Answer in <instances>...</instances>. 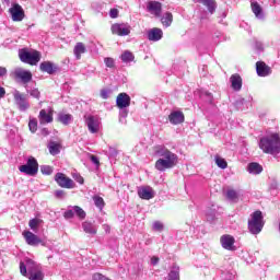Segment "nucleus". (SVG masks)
Masks as SVG:
<instances>
[{
    "label": "nucleus",
    "mask_w": 280,
    "mask_h": 280,
    "mask_svg": "<svg viewBox=\"0 0 280 280\" xmlns=\"http://www.w3.org/2000/svg\"><path fill=\"white\" fill-rule=\"evenodd\" d=\"M168 280H180V269L176 266L168 272Z\"/></svg>",
    "instance_id": "2f4dec72"
},
{
    "label": "nucleus",
    "mask_w": 280,
    "mask_h": 280,
    "mask_svg": "<svg viewBox=\"0 0 280 280\" xmlns=\"http://www.w3.org/2000/svg\"><path fill=\"white\" fill-rule=\"evenodd\" d=\"M148 38L149 40H152L153 43H156L159 40H161V38H163V31L161 28H151L148 32Z\"/></svg>",
    "instance_id": "412c9836"
},
{
    "label": "nucleus",
    "mask_w": 280,
    "mask_h": 280,
    "mask_svg": "<svg viewBox=\"0 0 280 280\" xmlns=\"http://www.w3.org/2000/svg\"><path fill=\"white\" fill-rule=\"evenodd\" d=\"M116 104L118 108H128V106H130V96L127 93L118 94Z\"/></svg>",
    "instance_id": "6ab92c4d"
},
{
    "label": "nucleus",
    "mask_w": 280,
    "mask_h": 280,
    "mask_svg": "<svg viewBox=\"0 0 280 280\" xmlns=\"http://www.w3.org/2000/svg\"><path fill=\"white\" fill-rule=\"evenodd\" d=\"M230 82L233 91H242V77L240 74H232Z\"/></svg>",
    "instance_id": "4be33fe9"
},
{
    "label": "nucleus",
    "mask_w": 280,
    "mask_h": 280,
    "mask_svg": "<svg viewBox=\"0 0 280 280\" xmlns=\"http://www.w3.org/2000/svg\"><path fill=\"white\" fill-rule=\"evenodd\" d=\"M85 125L88 126L89 132L91 135H97L100 132V126H102V121L100 120V117L94 115H89L84 117Z\"/></svg>",
    "instance_id": "6e6552de"
},
{
    "label": "nucleus",
    "mask_w": 280,
    "mask_h": 280,
    "mask_svg": "<svg viewBox=\"0 0 280 280\" xmlns=\"http://www.w3.org/2000/svg\"><path fill=\"white\" fill-rule=\"evenodd\" d=\"M259 148L265 154H279L280 152V137L279 133H271L265 136L259 141Z\"/></svg>",
    "instance_id": "f03ea898"
},
{
    "label": "nucleus",
    "mask_w": 280,
    "mask_h": 280,
    "mask_svg": "<svg viewBox=\"0 0 280 280\" xmlns=\"http://www.w3.org/2000/svg\"><path fill=\"white\" fill-rule=\"evenodd\" d=\"M12 95L19 110H21L22 113L28 110L30 102H27V96H25V94L20 93L19 90H14Z\"/></svg>",
    "instance_id": "0eeeda50"
},
{
    "label": "nucleus",
    "mask_w": 280,
    "mask_h": 280,
    "mask_svg": "<svg viewBox=\"0 0 280 280\" xmlns=\"http://www.w3.org/2000/svg\"><path fill=\"white\" fill-rule=\"evenodd\" d=\"M138 196L142 200H152L154 196H156V192L154 191V188L151 186H142L138 188Z\"/></svg>",
    "instance_id": "f8f14e48"
},
{
    "label": "nucleus",
    "mask_w": 280,
    "mask_h": 280,
    "mask_svg": "<svg viewBox=\"0 0 280 280\" xmlns=\"http://www.w3.org/2000/svg\"><path fill=\"white\" fill-rule=\"evenodd\" d=\"M82 229L84 233H88L90 235H95L97 233V226L89 221L82 223Z\"/></svg>",
    "instance_id": "bb28decb"
},
{
    "label": "nucleus",
    "mask_w": 280,
    "mask_h": 280,
    "mask_svg": "<svg viewBox=\"0 0 280 280\" xmlns=\"http://www.w3.org/2000/svg\"><path fill=\"white\" fill-rule=\"evenodd\" d=\"M206 95H208V97H209L210 102H212L213 96H211V93H206Z\"/></svg>",
    "instance_id": "0e129e2a"
},
{
    "label": "nucleus",
    "mask_w": 280,
    "mask_h": 280,
    "mask_svg": "<svg viewBox=\"0 0 280 280\" xmlns=\"http://www.w3.org/2000/svg\"><path fill=\"white\" fill-rule=\"evenodd\" d=\"M34 262L32 260H27V264L25 265V262H20V272L23 277H27V269L31 270V266Z\"/></svg>",
    "instance_id": "473e14b6"
},
{
    "label": "nucleus",
    "mask_w": 280,
    "mask_h": 280,
    "mask_svg": "<svg viewBox=\"0 0 280 280\" xmlns=\"http://www.w3.org/2000/svg\"><path fill=\"white\" fill-rule=\"evenodd\" d=\"M72 178H74V180L79 183V185H84V177H82L80 173H73Z\"/></svg>",
    "instance_id": "a19ab883"
},
{
    "label": "nucleus",
    "mask_w": 280,
    "mask_h": 280,
    "mask_svg": "<svg viewBox=\"0 0 280 280\" xmlns=\"http://www.w3.org/2000/svg\"><path fill=\"white\" fill-rule=\"evenodd\" d=\"M93 202H94V205H95V207H97V209H100V211H102V209H104V207H105V202H104V198H102V197H100V196H97V195H95L94 197H93Z\"/></svg>",
    "instance_id": "f704fd0d"
},
{
    "label": "nucleus",
    "mask_w": 280,
    "mask_h": 280,
    "mask_svg": "<svg viewBox=\"0 0 280 280\" xmlns=\"http://www.w3.org/2000/svg\"><path fill=\"white\" fill-rule=\"evenodd\" d=\"M28 128L31 132H36V130H38V120H36V118L30 119Z\"/></svg>",
    "instance_id": "58836bf2"
},
{
    "label": "nucleus",
    "mask_w": 280,
    "mask_h": 280,
    "mask_svg": "<svg viewBox=\"0 0 280 280\" xmlns=\"http://www.w3.org/2000/svg\"><path fill=\"white\" fill-rule=\"evenodd\" d=\"M252 12L255 14L256 19H264V9L259 5V2H252Z\"/></svg>",
    "instance_id": "cd10ccee"
},
{
    "label": "nucleus",
    "mask_w": 280,
    "mask_h": 280,
    "mask_svg": "<svg viewBox=\"0 0 280 280\" xmlns=\"http://www.w3.org/2000/svg\"><path fill=\"white\" fill-rule=\"evenodd\" d=\"M68 211H71V207L68 208Z\"/></svg>",
    "instance_id": "774afa93"
},
{
    "label": "nucleus",
    "mask_w": 280,
    "mask_h": 280,
    "mask_svg": "<svg viewBox=\"0 0 280 280\" xmlns=\"http://www.w3.org/2000/svg\"><path fill=\"white\" fill-rule=\"evenodd\" d=\"M130 25L128 24H114L112 25V33L116 36H128L130 34Z\"/></svg>",
    "instance_id": "ddd939ff"
},
{
    "label": "nucleus",
    "mask_w": 280,
    "mask_h": 280,
    "mask_svg": "<svg viewBox=\"0 0 280 280\" xmlns=\"http://www.w3.org/2000/svg\"><path fill=\"white\" fill-rule=\"evenodd\" d=\"M147 10L150 14H154V16H161L162 4L159 1H149Z\"/></svg>",
    "instance_id": "a211bd4d"
},
{
    "label": "nucleus",
    "mask_w": 280,
    "mask_h": 280,
    "mask_svg": "<svg viewBox=\"0 0 280 280\" xmlns=\"http://www.w3.org/2000/svg\"><path fill=\"white\" fill-rule=\"evenodd\" d=\"M256 73L259 78H266L272 73V69L266 62L258 61L256 62Z\"/></svg>",
    "instance_id": "2eb2a0df"
},
{
    "label": "nucleus",
    "mask_w": 280,
    "mask_h": 280,
    "mask_svg": "<svg viewBox=\"0 0 280 280\" xmlns=\"http://www.w3.org/2000/svg\"><path fill=\"white\" fill-rule=\"evenodd\" d=\"M255 49H257V51H264V44H261V42H256Z\"/></svg>",
    "instance_id": "5fc2aeb1"
},
{
    "label": "nucleus",
    "mask_w": 280,
    "mask_h": 280,
    "mask_svg": "<svg viewBox=\"0 0 280 280\" xmlns=\"http://www.w3.org/2000/svg\"><path fill=\"white\" fill-rule=\"evenodd\" d=\"M264 214H261V211L253 212L247 222L249 233L252 235H259L264 230Z\"/></svg>",
    "instance_id": "7ed1b4c3"
},
{
    "label": "nucleus",
    "mask_w": 280,
    "mask_h": 280,
    "mask_svg": "<svg viewBox=\"0 0 280 280\" xmlns=\"http://www.w3.org/2000/svg\"><path fill=\"white\" fill-rule=\"evenodd\" d=\"M2 97H5V89L2 88V86H0V100H1Z\"/></svg>",
    "instance_id": "bf43d9fd"
},
{
    "label": "nucleus",
    "mask_w": 280,
    "mask_h": 280,
    "mask_svg": "<svg viewBox=\"0 0 280 280\" xmlns=\"http://www.w3.org/2000/svg\"><path fill=\"white\" fill-rule=\"evenodd\" d=\"M269 188L273 189V190H277V189H279V184L277 182H273V183L270 184Z\"/></svg>",
    "instance_id": "13d9d810"
},
{
    "label": "nucleus",
    "mask_w": 280,
    "mask_h": 280,
    "mask_svg": "<svg viewBox=\"0 0 280 280\" xmlns=\"http://www.w3.org/2000/svg\"><path fill=\"white\" fill-rule=\"evenodd\" d=\"M12 78L16 80L18 82H21L22 84H30V81L32 80V71L25 70L23 68H15L11 72Z\"/></svg>",
    "instance_id": "423d86ee"
},
{
    "label": "nucleus",
    "mask_w": 280,
    "mask_h": 280,
    "mask_svg": "<svg viewBox=\"0 0 280 280\" xmlns=\"http://www.w3.org/2000/svg\"><path fill=\"white\" fill-rule=\"evenodd\" d=\"M195 2L202 3V5L207 8L210 14H213V12H215V9L218 8L215 0H195Z\"/></svg>",
    "instance_id": "b1692460"
},
{
    "label": "nucleus",
    "mask_w": 280,
    "mask_h": 280,
    "mask_svg": "<svg viewBox=\"0 0 280 280\" xmlns=\"http://www.w3.org/2000/svg\"><path fill=\"white\" fill-rule=\"evenodd\" d=\"M206 219L208 222L213 223L215 220H218V217L215 215V211H209L206 213Z\"/></svg>",
    "instance_id": "ea45409f"
},
{
    "label": "nucleus",
    "mask_w": 280,
    "mask_h": 280,
    "mask_svg": "<svg viewBox=\"0 0 280 280\" xmlns=\"http://www.w3.org/2000/svg\"><path fill=\"white\" fill-rule=\"evenodd\" d=\"M42 135L47 137V135H49V130H47V128L42 129Z\"/></svg>",
    "instance_id": "680f3d73"
},
{
    "label": "nucleus",
    "mask_w": 280,
    "mask_h": 280,
    "mask_svg": "<svg viewBox=\"0 0 280 280\" xmlns=\"http://www.w3.org/2000/svg\"><path fill=\"white\" fill-rule=\"evenodd\" d=\"M168 121L173 124V126H178V124H183V121H185V115L183 112H173L168 116Z\"/></svg>",
    "instance_id": "aec40b11"
},
{
    "label": "nucleus",
    "mask_w": 280,
    "mask_h": 280,
    "mask_svg": "<svg viewBox=\"0 0 280 280\" xmlns=\"http://www.w3.org/2000/svg\"><path fill=\"white\" fill-rule=\"evenodd\" d=\"M73 215H75V212H73V211H66V212L63 213V218H65L66 220H71V218H73Z\"/></svg>",
    "instance_id": "603ef678"
},
{
    "label": "nucleus",
    "mask_w": 280,
    "mask_h": 280,
    "mask_svg": "<svg viewBox=\"0 0 280 280\" xmlns=\"http://www.w3.org/2000/svg\"><path fill=\"white\" fill-rule=\"evenodd\" d=\"M55 196H56V198H58L59 200H62V198H65V196H67V192H65V190H56V191H55Z\"/></svg>",
    "instance_id": "49530a36"
},
{
    "label": "nucleus",
    "mask_w": 280,
    "mask_h": 280,
    "mask_svg": "<svg viewBox=\"0 0 280 280\" xmlns=\"http://www.w3.org/2000/svg\"><path fill=\"white\" fill-rule=\"evenodd\" d=\"M39 70L43 71V73H48V75H54V73L58 71V66L51 61H43L39 65Z\"/></svg>",
    "instance_id": "f3484780"
},
{
    "label": "nucleus",
    "mask_w": 280,
    "mask_h": 280,
    "mask_svg": "<svg viewBox=\"0 0 280 280\" xmlns=\"http://www.w3.org/2000/svg\"><path fill=\"white\" fill-rule=\"evenodd\" d=\"M247 172H249V174H261V172H264V167H261L259 163L253 162L248 164Z\"/></svg>",
    "instance_id": "c756f323"
},
{
    "label": "nucleus",
    "mask_w": 280,
    "mask_h": 280,
    "mask_svg": "<svg viewBox=\"0 0 280 280\" xmlns=\"http://www.w3.org/2000/svg\"><path fill=\"white\" fill-rule=\"evenodd\" d=\"M30 280H43V272L37 271L35 273H31L28 277Z\"/></svg>",
    "instance_id": "37998d69"
},
{
    "label": "nucleus",
    "mask_w": 280,
    "mask_h": 280,
    "mask_svg": "<svg viewBox=\"0 0 280 280\" xmlns=\"http://www.w3.org/2000/svg\"><path fill=\"white\" fill-rule=\"evenodd\" d=\"M120 59L122 62H132V60H135V55L130 50H126L121 54Z\"/></svg>",
    "instance_id": "72a5a7b5"
},
{
    "label": "nucleus",
    "mask_w": 280,
    "mask_h": 280,
    "mask_svg": "<svg viewBox=\"0 0 280 280\" xmlns=\"http://www.w3.org/2000/svg\"><path fill=\"white\" fill-rule=\"evenodd\" d=\"M215 164L218 165V167H220L221 170H226V167H229V164L226 163V160L217 156L215 158Z\"/></svg>",
    "instance_id": "e433bc0d"
},
{
    "label": "nucleus",
    "mask_w": 280,
    "mask_h": 280,
    "mask_svg": "<svg viewBox=\"0 0 280 280\" xmlns=\"http://www.w3.org/2000/svg\"><path fill=\"white\" fill-rule=\"evenodd\" d=\"M20 60L25 62L26 65H31L32 67L38 65L40 62V52L38 50H27L24 48L19 52Z\"/></svg>",
    "instance_id": "20e7f679"
},
{
    "label": "nucleus",
    "mask_w": 280,
    "mask_h": 280,
    "mask_svg": "<svg viewBox=\"0 0 280 280\" xmlns=\"http://www.w3.org/2000/svg\"><path fill=\"white\" fill-rule=\"evenodd\" d=\"M57 121H59V124H62L63 126H69V124L73 121V116L71 114L60 112L57 115Z\"/></svg>",
    "instance_id": "393cba45"
},
{
    "label": "nucleus",
    "mask_w": 280,
    "mask_h": 280,
    "mask_svg": "<svg viewBox=\"0 0 280 280\" xmlns=\"http://www.w3.org/2000/svg\"><path fill=\"white\" fill-rule=\"evenodd\" d=\"M72 209H73V211H82V208H80L78 206H74Z\"/></svg>",
    "instance_id": "e2e57ef3"
},
{
    "label": "nucleus",
    "mask_w": 280,
    "mask_h": 280,
    "mask_svg": "<svg viewBox=\"0 0 280 280\" xmlns=\"http://www.w3.org/2000/svg\"><path fill=\"white\" fill-rule=\"evenodd\" d=\"M173 21H174V16L170 12L164 13V15L161 19V23L162 25H164V27H170Z\"/></svg>",
    "instance_id": "7c9ffc66"
},
{
    "label": "nucleus",
    "mask_w": 280,
    "mask_h": 280,
    "mask_svg": "<svg viewBox=\"0 0 280 280\" xmlns=\"http://www.w3.org/2000/svg\"><path fill=\"white\" fill-rule=\"evenodd\" d=\"M220 243L225 250H235V237L224 234L221 236Z\"/></svg>",
    "instance_id": "4468645a"
},
{
    "label": "nucleus",
    "mask_w": 280,
    "mask_h": 280,
    "mask_svg": "<svg viewBox=\"0 0 280 280\" xmlns=\"http://www.w3.org/2000/svg\"><path fill=\"white\" fill-rule=\"evenodd\" d=\"M23 236L28 246H38V244H43V240H40L36 234L32 233L31 231L23 232Z\"/></svg>",
    "instance_id": "dca6fc26"
},
{
    "label": "nucleus",
    "mask_w": 280,
    "mask_h": 280,
    "mask_svg": "<svg viewBox=\"0 0 280 280\" xmlns=\"http://www.w3.org/2000/svg\"><path fill=\"white\" fill-rule=\"evenodd\" d=\"M103 229H104L105 233H110V225L103 224Z\"/></svg>",
    "instance_id": "052dcab7"
},
{
    "label": "nucleus",
    "mask_w": 280,
    "mask_h": 280,
    "mask_svg": "<svg viewBox=\"0 0 280 280\" xmlns=\"http://www.w3.org/2000/svg\"><path fill=\"white\" fill-rule=\"evenodd\" d=\"M62 149V144L58 143V142H54V141H50L48 143V150H49V153L52 155V156H56L57 154H60V150Z\"/></svg>",
    "instance_id": "c85d7f7f"
},
{
    "label": "nucleus",
    "mask_w": 280,
    "mask_h": 280,
    "mask_svg": "<svg viewBox=\"0 0 280 280\" xmlns=\"http://www.w3.org/2000/svg\"><path fill=\"white\" fill-rule=\"evenodd\" d=\"M120 121H122V119H126V117H128V109L126 108H120Z\"/></svg>",
    "instance_id": "8fccbe9b"
},
{
    "label": "nucleus",
    "mask_w": 280,
    "mask_h": 280,
    "mask_svg": "<svg viewBox=\"0 0 280 280\" xmlns=\"http://www.w3.org/2000/svg\"><path fill=\"white\" fill-rule=\"evenodd\" d=\"M109 16H110V19H117V16H119V10H117V9H112V10L109 11Z\"/></svg>",
    "instance_id": "09e8293b"
},
{
    "label": "nucleus",
    "mask_w": 280,
    "mask_h": 280,
    "mask_svg": "<svg viewBox=\"0 0 280 280\" xmlns=\"http://www.w3.org/2000/svg\"><path fill=\"white\" fill-rule=\"evenodd\" d=\"M240 191L233 189V188H229L225 191V197L228 200H230V202H238L240 201Z\"/></svg>",
    "instance_id": "a878e982"
},
{
    "label": "nucleus",
    "mask_w": 280,
    "mask_h": 280,
    "mask_svg": "<svg viewBox=\"0 0 280 280\" xmlns=\"http://www.w3.org/2000/svg\"><path fill=\"white\" fill-rule=\"evenodd\" d=\"M19 170L26 176H36L38 174V161L34 156H30L26 164L21 165Z\"/></svg>",
    "instance_id": "39448f33"
},
{
    "label": "nucleus",
    "mask_w": 280,
    "mask_h": 280,
    "mask_svg": "<svg viewBox=\"0 0 280 280\" xmlns=\"http://www.w3.org/2000/svg\"><path fill=\"white\" fill-rule=\"evenodd\" d=\"M156 156H161L155 162V170L158 172H165V170H172L178 163V155L170 151L165 145H158L154 148Z\"/></svg>",
    "instance_id": "f257e3e1"
},
{
    "label": "nucleus",
    "mask_w": 280,
    "mask_h": 280,
    "mask_svg": "<svg viewBox=\"0 0 280 280\" xmlns=\"http://www.w3.org/2000/svg\"><path fill=\"white\" fill-rule=\"evenodd\" d=\"M55 182L59 187H62L63 189H73L75 188V183L73 179L67 177L63 173H57L55 175Z\"/></svg>",
    "instance_id": "1a4fd4ad"
},
{
    "label": "nucleus",
    "mask_w": 280,
    "mask_h": 280,
    "mask_svg": "<svg viewBox=\"0 0 280 280\" xmlns=\"http://www.w3.org/2000/svg\"><path fill=\"white\" fill-rule=\"evenodd\" d=\"M8 75V69H5L4 67H0V78H3Z\"/></svg>",
    "instance_id": "6e6d98bb"
},
{
    "label": "nucleus",
    "mask_w": 280,
    "mask_h": 280,
    "mask_svg": "<svg viewBox=\"0 0 280 280\" xmlns=\"http://www.w3.org/2000/svg\"><path fill=\"white\" fill-rule=\"evenodd\" d=\"M159 261H160L159 257L153 256V257L151 258V266H158V265H159Z\"/></svg>",
    "instance_id": "4d7b16f0"
},
{
    "label": "nucleus",
    "mask_w": 280,
    "mask_h": 280,
    "mask_svg": "<svg viewBox=\"0 0 280 280\" xmlns=\"http://www.w3.org/2000/svg\"><path fill=\"white\" fill-rule=\"evenodd\" d=\"M31 97H35V100H40V91H38V89H32L31 91H28Z\"/></svg>",
    "instance_id": "79ce46f5"
},
{
    "label": "nucleus",
    "mask_w": 280,
    "mask_h": 280,
    "mask_svg": "<svg viewBox=\"0 0 280 280\" xmlns=\"http://www.w3.org/2000/svg\"><path fill=\"white\" fill-rule=\"evenodd\" d=\"M40 224H43V220L38 219V226H40Z\"/></svg>",
    "instance_id": "338daca9"
},
{
    "label": "nucleus",
    "mask_w": 280,
    "mask_h": 280,
    "mask_svg": "<svg viewBox=\"0 0 280 280\" xmlns=\"http://www.w3.org/2000/svg\"><path fill=\"white\" fill-rule=\"evenodd\" d=\"M9 13L12 21H14L15 23H21V21L25 19V11L23 10V7H21V4H12V7L9 9Z\"/></svg>",
    "instance_id": "9d476101"
},
{
    "label": "nucleus",
    "mask_w": 280,
    "mask_h": 280,
    "mask_svg": "<svg viewBox=\"0 0 280 280\" xmlns=\"http://www.w3.org/2000/svg\"><path fill=\"white\" fill-rule=\"evenodd\" d=\"M39 124H51L54 121V108L42 109L38 115Z\"/></svg>",
    "instance_id": "9b49d317"
},
{
    "label": "nucleus",
    "mask_w": 280,
    "mask_h": 280,
    "mask_svg": "<svg viewBox=\"0 0 280 280\" xmlns=\"http://www.w3.org/2000/svg\"><path fill=\"white\" fill-rule=\"evenodd\" d=\"M74 215H77V218H79V220H84V218H86V212H84V211H75Z\"/></svg>",
    "instance_id": "3c124183"
},
{
    "label": "nucleus",
    "mask_w": 280,
    "mask_h": 280,
    "mask_svg": "<svg viewBox=\"0 0 280 280\" xmlns=\"http://www.w3.org/2000/svg\"><path fill=\"white\" fill-rule=\"evenodd\" d=\"M235 279V276H230L228 279L225 280H234Z\"/></svg>",
    "instance_id": "69168bd1"
},
{
    "label": "nucleus",
    "mask_w": 280,
    "mask_h": 280,
    "mask_svg": "<svg viewBox=\"0 0 280 280\" xmlns=\"http://www.w3.org/2000/svg\"><path fill=\"white\" fill-rule=\"evenodd\" d=\"M109 95H110V90H102L101 91V97L103 100H108Z\"/></svg>",
    "instance_id": "de8ad7c7"
},
{
    "label": "nucleus",
    "mask_w": 280,
    "mask_h": 280,
    "mask_svg": "<svg viewBox=\"0 0 280 280\" xmlns=\"http://www.w3.org/2000/svg\"><path fill=\"white\" fill-rule=\"evenodd\" d=\"M152 229L158 233H163L165 225L161 221H154L152 224Z\"/></svg>",
    "instance_id": "c9c22d12"
},
{
    "label": "nucleus",
    "mask_w": 280,
    "mask_h": 280,
    "mask_svg": "<svg viewBox=\"0 0 280 280\" xmlns=\"http://www.w3.org/2000/svg\"><path fill=\"white\" fill-rule=\"evenodd\" d=\"M73 54L77 60H81L82 54H86V46L84 45V43H77L73 48Z\"/></svg>",
    "instance_id": "5701e85b"
},
{
    "label": "nucleus",
    "mask_w": 280,
    "mask_h": 280,
    "mask_svg": "<svg viewBox=\"0 0 280 280\" xmlns=\"http://www.w3.org/2000/svg\"><path fill=\"white\" fill-rule=\"evenodd\" d=\"M40 172L46 176H51V174H54V167L50 165H43L40 166Z\"/></svg>",
    "instance_id": "4c0bfd02"
},
{
    "label": "nucleus",
    "mask_w": 280,
    "mask_h": 280,
    "mask_svg": "<svg viewBox=\"0 0 280 280\" xmlns=\"http://www.w3.org/2000/svg\"><path fill=\"white\" fill-rule=\"evenodd\" d=\"M30 229H32V231H36V229H38V218L32 219L28 222Z\"/></svg>",
    "instance_id": "c03bdc74"
},
{
    "label": "nucleus",
    "mask_w": 280,
    "mask_h": 280,
    "mask_svg": "<svg viewBox=\"0 0 280 280\" xmlns=\"http://www.w3.org/2000/svg\"><path fill=\"white\" fill-rule=\"evenodd\" d=\"M90 161H92L94 165H100V159L96 155H91Z\"/></svg>",
    "instance_id": "864d4df0"
},
{
    "label": "nucleus",
    "mask_w": 280,
    "mask_h": 280,
    "mask_svg": "<svg viewBox=\"0 0 280 280\" xmlns=\"http://www.w3.org/2000/svg\"><path fill=\"white\" fill-rule=\"evenodd\" d=\"M104 62L106 65V67H108L109 69H113L115 67V59L107 57L104 59Z\"/></svg>",
    "instance_id": "a18cd8bd"
}]
</instances>
